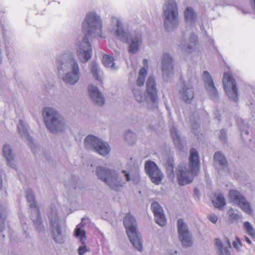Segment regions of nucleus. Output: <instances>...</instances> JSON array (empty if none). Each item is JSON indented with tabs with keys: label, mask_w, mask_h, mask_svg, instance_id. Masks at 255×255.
Returning a JSON list of instances; mask_svg holds the SVG:
<instances>
[{
	"label": "nucleus",
	"mask_w": 255,
	"mask_h": 255,
	"mask_svg": "<svg viewBox=\"0 0 255 255\" xmlns=\"http://www.w3.org/2000/svg\"><path fill=\"white\" fill-rule=\"evenodd\" d=\"M236 240L237 241V243L240 246H242V242L240 240V239L238 237H236Z\"/></svg>",
	"instance_id": "nucleus-54"
},
{
	"label": "nucleus",
	"mask_w": 255,
	"mask_h": 255,
	"mask_svg": "<svg viewBox=\"0 0 255 255\" xmlns=\"http://www.w3.org/2000/svg\"><path fill=\"white\" fill-rule=\"evenodd\" d=\"M245 241L250 245L252 244L251 240L247 236H245L244 237Z\"/></svg>",
	"instance_id": "nucleus-55"
},
{
	"label": "nucleus",
	"mask_w": 255,
	"mask_h": 255,
	"mask_svg": "<svg viewBox=\"0 0 255 255\" xmlns=\"http://www.w3.org/2000/svg\"><path fill=\"white\" fill-rule=\"evenodd\" d=\"M244 227L249 235L253 237H255V230L249 222H245L244 223Z\"/></svg>",
	"instance_id": "nucleus-38"
},
{
	"label": "nucleus",
	"mask_w": 255,
	"mask_h": 255,
	"mask_svg": "<svg viewBox=\"0 0 255 255\" xmlns=\"http://www.w3.org/2000/svg\"><path fill=\"white\" fill-rule=\"evenodd\" d=\"M214 164L218 173L221 175L229 171L228 161L221 151H217L214 153Z\"/></svg>",
	"instance_id": "nucleus-19"
},
{
	"label": "nucleus",
	"mask_w": 255,
	"mask_h": 255,
	"mask_svg": "<svg viewBox=\"0 0 255 255\" xmlns=\"http://www.w3.org/2000/svg\"><path fill=\"white\" fill-rule=\"evenodd\" d=\"M131 180H133L134 184H137L140 181V175L138 171L135 172L134 174H131Z\"/></svg>",
	"instance_id": "nucleus-43"
},
{
	"label": "nucleus",
	"mask_w": 255,
	"mask_h": 255,
	"mask_svg": "<svg viewBox=\"0 0 255 255\" xmlns=\"http://www.w3.org/2000/svg\"><path fill=\"white\" fill-rule=\"evenodd\" d=\"M219 139L224 143H226L227 141V131L225 129L223 128L220 130Z\"/></svg>",
	"instance_id": "nucleus-41"
},
{
	"label": "nucleus",
	"mask_w": 255,
	"mask_h": 255,
	"mask_svg": "<svg viewBox=\"0 0 255 255\" xmlns=\"http://www.w3.org/2000/svg\"><path fill=\"white\" fill-rule=\"evenodd\" d=\"M53 85L52 84L48 83V84L44 85V89L46 91H49L53 87Z\"/></svg>",
	"instance_id": "nucleus-51"
},
{
	"label": "nucleus",
	"mask_w": 255,
	"mask_h": 255,
	"mask_svg": "<svg viewBox=\"0 0 255 255\" xmlns=\"http://www.w3.org/2000/svg\"><path fill=\"white\" fill-rule=\"evenodd\" d=\"M122 173L124 174V176L126 177L127 181H129L131 180V175H130L128 172H127L126 170H123Z\"/></svg>",
	"instance_id": "nucleus-48"
},
{
	"label": "nucleus",
	"mask_w": 255,
	"mask_h": 255,
	"mask_svg": "<svg viewBox=\"0 0 255 255\" xmlns=\"http://www.w3.org/2000/svg\"><path fill=\"white\" fill-rule=\"evenodd\" d=\"M179 94L181 99L187 104L191 103L194 97L193 87L189 83H183Z\"/></svg>",
	"instance_id": "nucleus-22"
},
{
	"label": "nucleus",
	"mask_w": 255,
	"mask_h": 255,
	"mask_svg": "<svg viewBox=\"0 0 255 255\" xmlns=\"http://www.w3.org/2000/svg\"><path fill=\"white\" fill-rule=\"evenodd\" d=\"M228 243H229V247L231 248V245H230V244L229 241H228Z\"/></svg>",
	"instance_id": "nucleus-60"
},
{
	"label": "nucleus",
	"mask_w": 255,
	"mask_h": 255,
	"mask_svg": "<svg viewBox=\"0 0 255 255\" xmlns=\"http://www.w3.org/2000/svg\"><path fill=\"white\" fill-rule=\"evenodd\" d=\"M197 42V37L195 34H191L188 41L182 40L179 46L182 51L190 53L195 50Z\"/></svg>",
	"instance_id": "nucleus-25"
},
{
	"label": "nucleus",
	"mask_w": 255,
	"mask_h": 255,
	"mask_svg": "<svg viewBox=\"0 0 255 255\" xmlns=\"http://www.w3.org/2000/svg\"><path fill=\"white\" fill-rule=\"evenodd\" d=\"M144 169L145 173L153 183L157 185L160 184L164 176L161 170L154 162L150 160L146 161L144 164Z\"/></svg>",
	"instance_id": "nucleus-14"
},
{
	"label": "nucleus",
	"mask_w": 255,
	"mask_h": 255,
	"mask_svg": "<svg viewBox=\"0 0 255 255\" xmlns=\"http://www.w3.org/2000/svg\"><path fill=\"white\" fill-rule=\"evenodd\" d=\"M188 170L186 167L179 165L177 168L176 177L178 183L184 186L192 182L194 178L197 175L200 167V159L198 151L194 148L190 150L189 157Z\"/></svg>",
	"instance_id": "nucleus-3"
},
{
	"label": "nucleus",
	"mask_w": 255,
	"mask_h": 255,
	"mask_svg": "<svg viewBox=\"0 0 255 255\" xmlns=\"http://www.w3.org/2000/svg\"><path fill=\"white\" fill-rule=\"evenodd\" d=\"M5 208L0 204V231L2 232L5 229V221L6 215Z\"/></svg>",
	"instance_id": "nucleus-34"
},
{
	"label": "nucleus",
	"mask_w": 255,
	"mask_h": 255,
	"mask_svg": "<svg viewBox=\"0 0 255 255\" xmlns=\"http://www.w3.org/2000/svg\"><path fill=\"white\" fill-rule=\"evenodd\" d=\"M237 124L240 129L241 133L242 136L244 134L247 135H249V126L245 122L244 120L241 118H238L237 119Z\"/></svg>",
	"instance_id": "nucleus-32"
},
{
	"label": "nucleus",
	"mask_w": 255,
	"mask_h": 255,
	"mask_svg": "<svg viewBox=\"0 0 255 255\" xmlns=\"http://www.w3.org/2000/svg\"><path fill=\"white\" fill-rule=\"evenodd\" d=\"M177 231L179 238L182 245L184 247H190L193 245L191 236L189 233L187 225L185 224L183 219H179L177 221Z\"/></svg>",
	"instance_id": "nucleus-15"
},
{
	"label": "nucleus",
	"mask_w": 255,
	"mask_h": 255,
	"mask_svg": "<svg viewBox=\"0 0 255 255\" xmlns=\"http://www.w3.org/2000/svg\"><path fill=\"white\" fill-rule=\"evenodd\" d=\"M213 203L216 208H222L224 207L226 204L224 196L221 194H219L216 198L213 201Z\"/></svg>",
	"instance_id": "nucleus-36"
},
{
	"label": "nucleus",
	"mask_w": 255,
	"mask_h": 255,
	"mask_svg": "<svg viewBox=\"0 0 255 255\" xmlns=\"http://www.w3.org/2000/svg\"><path fill=\"white\" fill-rule=\"evenodd\" d=\"M5 49H6V55L8 57V58L9 59H10V58L9 57L10 53L9 52V51L10 50V47L7 45H5Z\"/></svg>",
	"instance_id": "nucleus-53"
},
{
	"label": "nucleus",
	"mask_w": 255,
	"mask_h": 255,
	"mask_svg": "<svg viewBox=\"0 0 255 255\" xmlns=\"http://www.w3.org/2000/svg\"><path fill=\"white\" fill-rule=\"evenodd\" d=\"M77 178L76 176H73L71 177V181L72 182L68 184L67 182H65L64 183V185L66 187H69V188H72L74 189H76L77 188Z\"/></svg>",
	"instance_id": "nucleus-39"
},
{
	"label": "nucleus",
	"mask_w": 255,
	"mask_h": 255,
	"mask_svg": "<svg viewBox=\"0 0 255 255\" xmlns=\"http://www.w3.org/2000/svg\"><path fill=\"white\" fill-rule=\"evenodd\" d=\"M194 193L196 196L199 197L200 194V190H199V189L197 188H195L194 189Z\"/></svg>",
	"instance_id": "nucleus-52"
},
{
	"label": "nucleus",
	"mask_w": 255,
	"mask_h": 255,
	"mask_svg": "<svg viewBox=\"0 0 255 255\" xmlns=\"http://www.w3.org/2000/svg\"><path fill=\"white\" fill-rule=\"evenodd\" d=\"M2 153L4 158L6 160L7 165L12 169H16V166L13 162V153L12 150L9 144H5L3 145L2 148Z\"/></svg>",
	"instance_id": "nucleus-26"
},
{
	"label": "nucleus",
	"mask_w": 255,
	"mask_h": 255,
	"mask_svg": "<svg viewBox=\"0 0 255 255\" xmlns=\"http://www.w3.org/2000/svg\"><path fill=\"white\" fill-rule=\"evenodd\" d=\"M228 214L229 215V219L231 221H236L239 219V215L235 213L232 208L230 209L228 211Z\"/></svg>",
	"instance_id": "nucleus-40"
},
{
	"label": "nucleus",
	"mask_w": 255,
	"mask_h": 255,
	"mask_svg": "<svg viewBox=\"0 0 255 255\" xmlns=\"http://www.w3.org/2000/svg\"><path fill=\"white\" fill-rule=\"evenodd\" d=\"M55 65L59 77L66 85H74L78 82L81 76L80 67L71 52L66 51L58 55Z\"/></svg>",
	"instance_id": "nucleus-2"
},
{
	"label": "nucleus",
	"mask_w": 255,
	"mask_h": 255,
	"mask_svg": "<svg viewBox=\"0 0 255 255\" xmlns=\"http://www.w3.org/2000/svg\"><path fill=\"white\" fill-rule=\"evenodd\" d=\"M88 91L90 98L94 104L98 106L104 105L105 98L97 86L92 84L89 85Z\"/></svg>",
	"instance_id": "nucleus-23"
},
{
	"label": "nucleus",
	"mask_w": 255,
	"mask_h": 255,
	"mask_svg": "<svg viewBox=\"0 0 255 255\" xmlns=\"http://www.w3.org/2000/svg\"><path fill=\"white\" fill-rule=\"evenodd\" d=\"M155 223L160 227H164L166 224V219L164 212L154 215Z\"/></svg>",
	"instance_id": "nucleus-35"
},
{
	"label": "nucleus",
	"mask_w": 255,
	"mask_h": 255,
	"mask_svg": "<svg viewBox=\"0 0 255 255\" xmlns=\"http://www.w3.org/2000/svg\"><path fill=\"white\" fill-rule=\"evenodd\" d=\"M223 84L224 90L228 97L235 102L238 101V91L237 83L232 75L226 72L224 74Z\"/></svg>",
	"instance_id": "nucleus-13"
},
{
	"label": "nucleus",
	"mask_w": 255,
	"mask_h": 255,
	"mask_svg": "<svg viewBox=\"0 0 255 255\" xmlns=\"http://www.w3.org/2000/svg\"><path fill=\"white\" fill-rule=\"evenodd\" d=\"M148 66L145 68V67H142L138 73V76L140 77L145 78L147 73Z\"/></svg>",
	"instance_id": "nucleus-45"
},
{
	"label": "nucleus",
	"mask_w": 255,
	"mask_h": 255,
	"mask_svg": "<svg viewBox=\"0 0 255 255\" xmlns=\"http://www.w3.org/2000/svg\"><path fill=\"white\" fill-rule=\"evenodd\" d=\"M124 136L125 140L129 144H133L136 140V134L130 130L126 131Z\"/></svg>",
	"instance_id": "nucleus-33"
},
{
	"label": "nucleus",
	"mask_w": 255,
	"mask_h": 255,
	"mask_svg": "<svg viewBox=\"0 0 255 255\" xmlns=\"http://www.w3.org/2000/svg\"><path fill=\"white\" fill-rule=\"evenodd\" d=\"M191 128L193 130V132L194 134H195L196 135H199V132H197V129L200 127V125L199 123L197 122L193 121L190 124Z\"/></svg>",
	"instance_id": "nucleus-42"
},
{
	"label": "nucleus",
	"mask_w": 255,
	"mask_h": 255,
	"mask_svg": "<svg viewBox=\"0 0 255 255\" xmlns=\"http://www.w3.org/2000/svg\"><path fill=\"white\" fill-rule=\"evenodd\" d=\"M129 39L128 52L131 54H135L139 50L142 43V35L139 33L132 35Z\"/></svg>",
	"instance_id": "nucleus-24"
},
{
	"label": "nucleus",
	"mask_w": 255,
	"mask_h": 255,
	"mask_svg": "<svg viewBox=\"0 0 255 255\" xmlns=\"http://www.w3.org/2000/svg\"><path fill=\"white\" fill-rule=\"evenodd\" d=\"M96 174L98 179L106 183L111 189L118 190L120 187H123L125 182L123 181L118 172L112 169L102 166H98L96 169Z\"/></svg>",
	"instance_id": "nucleus-7"
},
{
	"label": "nucleus",
	"mask_w": 255,
	"mask_h": 255,
	"mask_svg": "<svg viewBox=\"0 0 255 255\" xmlns=\"http://www.w3.org/2000/svg\"><path fill=\"white\" fill-rule=\"evenodd\" d=\"M202 79L204 82L206 90L208 92L211 99L214 101H217L218 99V92L208 71H204L203 72Z\"/></svg>",
	"instance_id": "nucleus-17"
},
{
	"label": "nucleus",
	"mask_w": 255,
	"mask_h": 255,
	"mask_svg": "<svg viewBox=\"0 0 255 255\" xmlns=\"http://www.w3.org/2000/svg\"><path fill=\"white\" fill-rule=\"evenodd\" d=\"M17 128L19 134L23 139L27 140L29 143L28 146L31 148L32 152L35 154L36 147L33 142L32 137L29 134L27 128L22 120H19L17 126Z\"/></svg>",
	"instance_id": "nucleus-21"
},
{
	"label": "nucleus",
	"mask_w": 255,
	"mask_h": 255,
	"mask_svg": "<svg viewBox=\"0 0 255 255\" xmlns=\"http://www.w3.org/2000/svg\"><path fill=\"white\" fill-rule=\"evenodd\" d=\"M113 56L105 54L103 57V64L107 68H110L113 70H116L117 68L115 67V63Z\"/></svg>",
	"instance_id": "nucleus-30"
},
{
	"label": "nucleus",
	"mask_w": 255,
	"mask_h": 255,
	"mask_svg": "<svg viewBox=\"0 0 255 255\" xmlns=\"http://www.w3.org/2000/svg\"><path fill=\"white\" fill-rule=\"evenodd\" d=\"M44 122L47 129L53 133L62 132L65 127L64 118L55 110L50 107L43 109Z\"/></svg>",
	"instance_id": "nucleus-5"
},
{
	"label": "nucleus",
	"mask_w": 255,
	"mask_h": 255,
	"mask_svg": "<svg viewBox=\"0 0 255 255\" xmlns=\"http://www.w3.org/2000/svg\"><path fill=\"white\" fill-rule=\"evenodd\" d=\"M133 94L135 100L139 103H141L145 100L147 102H151L156 104L158 101L157 91L155 78L153 76H150L146 83V90L145 97H143L141 91L139 89H132Z\"/></svg>",
	"instance_id": "nucleus-8"
},
{
	"label": "nucleus",
	"mask_w": 255,
	"mask_h": 255,
	"mask_svg": "<svg viewBox=\"0 0 255 255\" xmlns=\"http://www.w3.org/2000/svg\"><path fill=\"white\" fill-rule=\"evenodd\" d=\"M116 20V35L118 39L123 43H128L129 42V38L131 36L130 35L128 29L124 28L122 22L119 19L116 17H112V21Z\"/></svg>",
	"instance_id": "nucleus-20"
},
{
	"label": "nucleus",
	"mask_w": 255,
	"mask_h": 255,
	"mask_svg": "<svg viewBox=\"0 0 255 255\" xmlns=\"http://www.w3.org/2000/svg\"><path fill=\"white\" fill-rule=\"evenodd\" d=\"M151 209L154 215L164 212L160 205L156 201H154L151 203Z\"/></svg>",
	"instance_id": "nucleus-37"
},
{
	"label": "nucleus",
	"mask_w": 255,
	"mask_h": 255,
	"mask_svg": "<svg viewBox=\"0 0 255 255\" xmlns=\"http://www.w3.org/2000/svg\"><path fill=\"white\" fill-rule=\"evenodd\" d=\"M173 69L172 57L169 53H163L161 58V69L164 79L168 80L169 76L173 73Z\"/></svg>",
	"instance_id": "nucleus-16"
},
{
	"label": "nucleus",
	"mask_w": 255,
	"mask_h": 255,
	"mask_svg": "<svg viewBox=\"0 0 255 255\" xmlns=\"http://www.w3.org/2000/svg\"><path fill=\"white\" fill-rule=\"evenodd\" d=\"M233 246L236 249H238L239 248V247L238 246V243L236 241H234L233 242Z\"/></svg>",
	"instance_id": "nucleus-57"
},
{
	"label": "nucleus",
	"mask_w": 255,
	"mask_h": 255,
	"mask_svg": "<svg viewBox=\"0 0 255 255\" xmlns=\"http://www.w3.org/2000/svg\"><path fill=\"white\" fill-rule=\"evenodd\" d=\"M90 70L93 77L99 81H101L102 77L101 75L102 72L101 71L100 67L96 62L94 61L92 62Z\"/></svg>",
	"instance_id": "nucleus-29"
},
{
	"label": "nucleus",
	"mask_w": 255,
	"mask_h": 255,
	"mask_svg": "<svg viewBox=\"0 0 255 255\" xmlns=\"http://www.w3.org/2000/svg\"><path fill=\"white\" fill-rule=\"evenodd\" d=\"M164 25L168 31H173L179 25L178 12L175 0H166L163 6Z\"/></svg>",
	"instance_id": "nucleus-6"
},
{
	"label": "nucleus",
	"mask_w": 255,
	"mask_h": 255,
	"mask_svg": "<svg viewBox=\"0 0 255 255\" xmlns=\"http://www.w3.org/2000/svg\"><path fill=\"white\" fill-rule=\"evenodd\" d=\"M166 173L168 177L170 179L174 178V163L172 159L168 158L165 164Z\"/></svg>",
	"instance_id": "nucleus-31"
},
{
	"label": "nucleus",
	"mask_w": 255,
	"mask_h": 255,
	"mask_svg": "<svg viewBox=\"0 0 255 255\" xmlns=\"http://www.w3.org/2000/svg\"><path fill=\"white\" fill-rule=\"evenodd\" d=\"M185 20L187 22L195 23L197 19V14L193 8L187 7L184 12Z\"/></svg>",
	"instance_id": "nucleus-28"
},
{
	"label": "nucleus",
	"mask_w": 255,
	"mask_h": 255,
	"mask_svg": "<svg viewBox=\"0 0 255 255\" xmlns=\"http://www.w3.org/2000/svg\"><path fill=\"white\" fill-rule=\"evenodd\" d=\"M26 196L27 202L30 207V217L32 220L36 230L40 233L45 231L40 210L37 206L34 193L31 189H27L26 191Z\"/></svg>",
	"instance_id": "nucleus-9"
},
{
	"label": "nucleus",
	"mask_w": 255,
	"mask_h": 255,
	"mask_svg": "<svg viewBox=\"0 0 255 255\" xmlns=\"http://www.w3.org/2000/svg\"><path fill=\"white\" fill-rule=\"evenodd\" d=\"M48 218L50 220V233L53 240L57 244H63L66 237L62 232L57 211L55 209L51 208Z\"/></svg>",
	"instance_id": "nucleus-11"
},
{
	"label": "nucleus",
	"mask_w": 255,
	"mask_h": 255,
	"mask_svg": "<svg viewBox=\"0 0 255 255\" xmlns=\"http://www.w3.org/2000/svg\"><path fill=\"white\" fill-rule=\"evenodd\" d=\"M167 252L169 255H178L177 251L175 250L168 249Z\"/></svg>",
	"instance_id": "nucleus-50"
},
{
	"label": "nucleus",
	"mask_w": 255,
	"mask_h": 255,
	"mask_svg": "<svg viewBox=\"0 0 255 255\" xmlns=\"http://www.w3.org/2000/svg\"><path fill=\"white\" fill-rule=\"evenodd\" d=\"M229 198L231 202L236 204L248 215H252L253 214V210L250 203L247 201L246 197L239 191L230 190L229 192Z\"/></svg>",
	"instance_id": "nucleus-12"
},
{
	"label": "nucleus",
	"mask_w": 255,
	"mask_h": 255,
	"mask_svg": "<svg viewBox=\"0 0 255 255\" xmlns=\"http://www.w3.org/2000/svg\"><path fill=\"white\" fill-rule=\"evenodd\" d=\"M143 63L144 65V66H145L146 65V66H147V63H148V61L146 59H144L143 61ZM145 67V66H144Z\"/></svg>",
	"instance_id": "nucleus-58"
},
{
	"label": "nucleus",
	"mask_w": 255,
	"mask_h": 255,
	"mask_svg": "<svg viewBox=\"0 0 255 255\" xmlns=\"http://www.w3.org/2000/svg\"><path fill=\"white\" fill-rule=\"evenodd\" d=\"M144 82H145V78L138 76V78L136 80V83L138 86L141 87L144 85Z\"/></svg>",
	"instance_id": "nucleus-46"
},
{
	"label": "nucleus",
	"mask_w": 255,
	"mask_h": 255,
	"mask_svg": "<svg viewBox=\"0 0 255 255\" xmlns=\"http://www.w3.org/2000/svg\"><path fill=\"white\" fill-rule=\"evenodd\" d=\"M102 23L101 17L95 12H89L82 23V31L84 37L78 44L77 53L79 60L82 63H86L92 55V45L89 42L91 37L102 36Z\"/></svg>",
	"instance_id": "nucleus-1"
},
{
	"label": "nucleus",
	"mask_w": 255,
	"mask_h": 255,
	"mask_svg": "<svg viewBox=\"0 0 255 255\" xmlns=\"http://www.w3.org/2000/svg\"><path fill=\"white\" fill-rule=\"evenodd\" d=\"M170 134L175 147L180 150H183L184 147V141L181 139L176 128H171Z\"/></svg>",
	"instance_id": "nucleus-27"
},
{
	"label": "nucleus",
	"mask_w": 255,
	"mask_h": 255,
	"mask_svg": "<svg viewBox=\"0 0 255 255\" xmlns=\"http://www.w3.org/2000/svg\"><path fill=\"white\" fill-rule=\"evenodd\" d=\"M252 7L255 10V0H250Z\"/></svg>",
	"instance_id": "nucleus-56"
},
{
	"label": "nucleus",
	"mask_w": 255,
	"mask_h": 255,
	"mask_svg": "<svg viewBox=\"0 0 255 255\" xmlns=\"http://www.w3.org/2000/svg\"><path fill=\"white\" fill-rule=\"evenodd\" d=\"M2 187V179L0 178V189Z\"/></svg>",
	"instance_id": "nucleus-59"
},
{
	"label": "nucleus",
	"mask_w": 255,
	"mask_h": 255,
	"mask_svg": "<svg viewBox=\"0 0 255 255\" xmlns=\"http://www.w3.org/2000/svg\"><path fill=\"white\" fill-rule=\"evenodd\" d=\"M229 250L227 248H224L223 246L218 248L217 253L219 255H229Z\"/></svg>",
	"instance_id": "nucleus-44"
},
{
	"label": "nucleus",
	"mask_w": 255,
	"mask_h": 255,
	"mask_svg": "<svg viewBox=\"0 0 255 255\" xmlns=\"http://www.w3.org/2000/svg\"><path fill=\"white\" fill-rule=\"evenodd\" d=\"M123 224L126 233L132 246L138 251L143 250L141 234L138 231L135 217L130 213H128L123 218Z\"/></svg>",
	"instance_id": "nucleus-4"
},
{
	"label": "nucleus",
	"mask_w": 255,
	"mask_h": 255,
	"mask_svg": "<svg viewBox=\"0 0 255 255\" xmlns=\"http://www.w3.org/2000/svg\"><path fill=\"white\" fill-rule=\"evenodd\" d=\"M215 244L218 248L223 246V244L220 239L216 238V239H215Z\"/></svg>",
	"instance_id": "nucleus-49"
},
{
	"label": "nucleus",
	"mask_w": 255,
	"mask_h": 255,
	"mask_svg": "<svg viewBox=\"0 0 255 255\" xmlns=\"http://www.w3.org/2000/svg\"><path fill=\"white\" fill-rule=\"evenodd\" d=\"M84 145L87 149L91 150L103 156L107 155L111 150L107 142L93 135H88L86 137Z\"/></svg>",
	"instance_id": "nucleus-10"
},
{
	"label": "nucleus",
	"mask_w": 255,
	"mask_h": 255,
	"mask_svg": "<svg viewBox=\"0 0 255 255\" xmlns=\"http://www.w3.org/2000/svg\"><path fill=\"white\" fill-rule=\"evenodd\" d=\"M209 220L213 224H216L218 221V217L215 215H211L208 216Z\"/></svg>",
	"instance_id": "nucleus-47"
},
{
	"label": "nucleus",
	"mask_w": 255,
	"mask_h": 255,
	"mask_svg": "<svg viewBox=\"0 0 255 255\" xmlns=\"http://www.w3.org/2000/svg\"><path fill=\"white\" fill-rule=\"evenodd\" d=\"M75 237L80 240L81 246L78 249L79 255H83L86 252L89 251V248L85 245L86 239V231L84 229V226L82 223L78 225L74 230Z\"/></svg>",
	"instance_id": "nucleus-18"
}]
</instances>
